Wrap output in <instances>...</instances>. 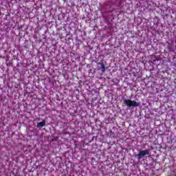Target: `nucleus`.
Masks as SVG:
<instances>
[{"instance_id": "f257e3e1", "label": "nucleus", "mask_w": 176, "mask_h": 176, "mask_svg": "<svg viewBox=\"0 0 176 176\" xmlns=\"http://www.w3.org/2000/svg\"><path fill=\"white\" fill-rule=\"evenodd\" d=\"M124 104H125L126 105V107H133V108L140 107V102H135V100H129V99L124 100Z\"/></svg>"}, {"instance_id": "f03ea898", "label": "nucleus", "mask_w": 176, "mask_h": 176, "mask_svg": "<svg viewBox=\"0 0 176 176\" xmlns=\"http://www.w3.org/2000/svg\"><path fill=\"white\" fill-rule=\"evenodd\" d=\"M146 155H149V150H143L141 151L138 155V160H140V159H141V157H144V156Z\"/></svg>"}, {"instance_id": "7ed1b4c3", "label": "nucleus", "mask_w": 176, "mask_h": 176, "mask_svg": "<svg viewBox=\"0 0 176 176\" xmlns=\"http://www.w3.org/2000/svg\"><path fill=\"white\" fill-rule=\"evenodd\" d=\"M46 124V122L45 120L41 121L37 124V127H43Z\"/></svg>"}, {"instance_id": "20e7f679", "label": "nucleus", "mask_w": 176, "mask_h": 176, "mask_svg": "<svg viewBox=\"0 0 176 176\" xmlns=\"http://www.w3.org/2000/svg\"><path fill=\"white\" fill-rule=\"evenodd\" d=\"M101 68L103 69V72L105 71V65L104 64L101 65Z\"/></svg>"}]
</instances>
